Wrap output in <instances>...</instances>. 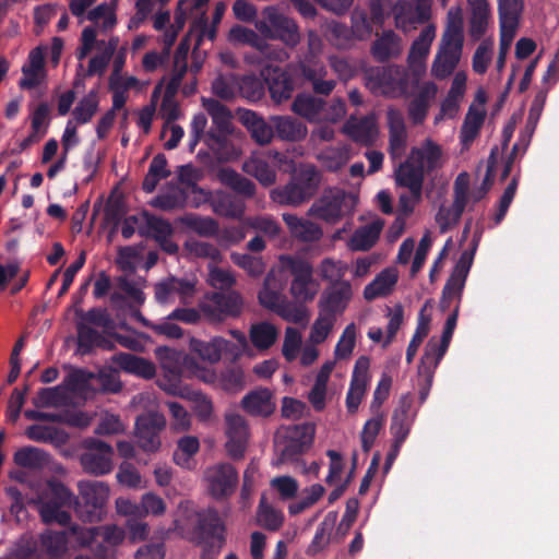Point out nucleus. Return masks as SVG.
Returning <instances> with one entry per match:
<instances>
[{"instance_id": "f257e3e1", "label": "nucleus", "mask_w": 559, "mask_h": 559, "mask_svg": "<svg viewBox=\"0 0 559 559\" xmlns=\"http://www.w3.org/2000/svg\"><path fill=\"white\" fill-rule=\"evenodd\" d=\"M132 404L150 408L135 421L138 443L145 452H156L160 448L159 431L166 426L165 417L157 412V401L150 393H141L133 397Z\"/></svg>"}, {"instance_id": "f03ea898", "label": "nucleus", "mask_w": 559, "mask_h": 559, "mask_svg": "<svg viewBox=\"0 0 559 559\" xmlns=\"http://www.w3.org/2000/svg\"><path fill=\"white\" fill-rule=\"evenodd\" d=\"M320 181L319 171L312 165L301 166L294 179L283 188L273 189L271 199L280 205L297 206L309 200Z\"/></svg>"}, {"instance_id": "7ed1b4c3", "label": "nucleus", "mask_w": 559, "mask_h": 559, "mask_svg": "<svg viewBox=\"0 0 559 559\" xmlns=\"http://www.w3.org/2000/svg\"><path fill=\"white\" fill-rule=\"evenodd\" d=\"M282 269H288L293 275L289 287L292 297L299 304L312 301L320 292V283L313 277L312 265L292 257L281 258Z\"/></svg>"}, {"instance_id": "20e7f679", "label": "nucleus", "mask_w": 559, "mask_h": 559, "mask_svg": "<svg viewBox=\"0 0 559 559\" xmlns=\"http://www.w3.org/2000/svg\"><path fill=\"white\" fill-rule=\"evenodd\" d=\"M156 355L160 359L164 370L163 376L157 381L158 386L169 395L180 397L188 395L190 389L181 383V370L192 377L183 365L185 358L189 356L168 347H158Z\"/></svg>"}, {"instance_id": "39448f33", "label": "nucleus", "mask_w": 559, "mask_h": 559, "mask_svg": "<svg viewBox=\"0 0 559 559\" xmlns=\"http://www.w3.org/2000/svg\"><path fill=\"white\" fill-rule=\"evenodd\" d=\"M357 204V197L341 189H330L310 207L312 216L329 223H336L343 216L350 214Z\"/></svg>"}, {"instance_id": "423d86ee", "label": "nucleus", "mask_w": 559, "mask_h": 559, "mask_svg": "<svg viewBox=\"0 0 559 559\" xmlns=\"http://www.w3.org/2000/svg\"><path fill=\"white\" fill-rule=\"evenodd\" d=\"M72 501L71 492L60 483H50L46 491L38 498L37 504L43 521L47 524L58 523L66 525L70 514L62 510Z\"/></svg>"}, {"instance_id": "0eeeda50", "label": "nucleus", "mask_w": 559, "mask_h": 559, "mask_svg": "<svg viewBox=\"0 0 559 559\" xmlns=\"http://www.w3.org/2000/svg\"><path fill=\"white\" fill-rule=\"evenodd\" d=\"M81 43V47L78 49L80 60H83L93 50L96 51V55L90 61L88 74L103 73L118 46V38H110L107 41L97 40L96 28L85 27L82 32Z\"/></svg>"}, {"instance_id": "6e6552de", "label": "nucleus", "mask_w": 559, "mask_h": 559, "mask_svg": "<svg viewBox=\"0 0 559 559\" xmlns=\"http://www.w3.org/2000/svg\"><path fill=\"white\" fill-rule=\"evenodd\" d=\"M183 365L192 377L207 384L217 383L226 392L236 393L245 386V374L240 368L226 369L218 377L213 367L203 366L192 357H186Z\"/></svg>"}, {"instance_id": "1a4fd4ad", "label": "nucleus", "mask_w": 559, "mask_h": 559, "mask_svg": "<svg viewBox=\"0 0 559 559\" xmlns=\"http://www.w3.org/2000/svg\"><path fill=\"white\" fill-rule=\"evenodd\" d=\"M254 26L264 38H278L290 46H295L300 39L295 22L281 14L275 7H266L263 19L255 21Z\"/></svg>"}, {"instance_id": "9d476101", "label": "nucleus", "mask_w": 559, "mask_h": 559, "mask_svg": "<svg viewBox=\"0 0 559 559\" xmlns=\"http://www.w3.org/2000/svg\"><path fill=\"white\" fill-rule=\"evenodd\" d=\"M204 483L211 497L217 500L226 499L237 487L238 473L230 464H216L204 472Z\"/></svg>"}, {"instance_id": "9b49d317", "label": "nucleus", "mask_w": 559, "mask_h": 559, "mask_svg": "<svg viewBox=\"0 0 559 559\" xmlns=\"http://www.w3.org/2000/svg\"><path fill=\"white\" fill-rule=\"evenodd\" d=\"M79 491L84 501L83 507L79 509V515L83 521L95 522L103 516V508L109 499L110 489L103 481H80Z\"/></svg>"}, {"instance_id": "f8f14e48", "label": "nucleus", "mask_w": 559, "mask_h": 559, "mask_svg": "<svg viewBox=\"0 0 559 559\" xmlns=\"http://www.w3.org/2000/svg\"><path fill=\"white\" fill-rule=\"evenodd\" d=\"M114 322L104 310L93 309L85 313L79 326V344L80 346H100L107 347L108 342L97 332L110 333Z\"/></svg>"}, {"instance_id": "ddd939ff", "label": "nucleus", "mask_w": 559, "mask_h": 559, "mask_svg": "<svg viewBox=\"0 0 559 559\" xmlns=\"http://www.w3.org/2000/svg\"><path fill=\"white\" fill-rule=\"evenodd\" d=\"M204 316L213 322H221L226 317H237L242 309V299L237 293L227 295L214 293L199 305Z\"/></svg>"}, {"instance_id": "4468645a", "label": "nucleus", "mask_w": 559, "mask_h": 559, "mask_svg": "<svg viewBox=\"0 0 559 559\" xmlns=\"http://www.w3.org/2000/svg\"><path fill=\"white\" fill-rule=\"evenodd\" d=\"M395 181L399 186L408 189V194H401L399 200V215H411L421 197V177L419 171H414L409 165H400L395 171Z\"/></svg>"}, {"instance_id": "2eb2a0df", "label": "nucleus", "mask_w": 559, "mask_h": 559, "mask_svg": "<svg viewBox=\"0 0 559 559\" xmlns=\"http://www.w3.org/2000/svg\"><path fill=\"white\" fill-rule=\"evenodd\" d=\"M112 448L102 441H92L81 456V465L85 472L99 476L112 469Z\"/></svg>"}, {"instance_id": "dca6fc26", "label": "nucleus", "mask_w": 559, "mask_h": 559, "mask_svg": "<svg viewBox=\"0 0 559 559\" xmlns=\"http://www.w3.org/2000/svg\"><path fill=\"white\" fill-rule=\"evenodd\" d=\"M226 450L229 456L240 459L243 456L248 443L249 431L245 418L236 413L225 415Z\"/></svg>"}, {"instance_id": "f3484780", "label": "nucleus", "mask_w": 559, "mask_h": 559, "mask_svg": "<svg viewBox=\"0 0 559 559\" xmlns=\"http://www.w3.org/2000/svg\"><path fill=\"white\" fill-rule=\"evenodd\" d=\"M443 162L440 146L427 140L423 145L414 147L402 165H409L414 171H419L423 181L426 171L441 167Z\"/></svg>"}, {"instance_id": "a211bd4d", "label": "nucleus", "mask_w": 559, "mask_h": 559, "mask_svg": "<svg viewBox=\"0 0 559 559\" xmlns=\"http://www.w3.org/2000/svg\"><path fill=\"white\" fill-rule=\"evenodd\" d=\"M195 280L170 277L155 286V295L159 302L189 304L195 294Z\"/></svg>"}, {"instance_id": "6ab92c4d", "label": "nucleus", "mask_w": 559, "mask_h": 559, "mask_svg": "<svg viewBox=\"0 0 559 559\" xmlns=\"http://www.w3.org/2000/svg\"><path fill=\"white\" fill-rule=\"evenodd\" d=\"M150 84V81H141L138 78L120 73L116 70L109 80V87L112 92V109H121L128 100V93L133 91L135 93L144 92Z\"/></svg>"}, {"instance_id": "aec40b11", "label": "nucleus", "mask_w": 559, "mask_h": 559, "mask_svg": "<svg viewBox=\"0 0 559 559\" xmlns=\"http://www.w3.org/2000/svg\"><path fill=\"white\" fill-rule=\"evenodd\" d=\"M369 367L370 360L366 356L359 357L355 362L350 386L346 396V406L352 413L357 411L366 393L370 381Z\"/></svg>"}, {"instance_id": "412c9836", "label": "nucleus", "mask_w": 559, "mask_h": 559, "mask_svg": "<svg viewBox=\"0 0 559 559\" xmlns=\"http://www.w3.org/2000/svg\"><path fill=\"white\" fill-rule=\"evenodd\" d=\"M352 297L353 288L349 282H341L337 285H331L322 294L319 300V309L336 318L337 314L345 311Z\"/></svg>"}, {"instance_id": "4be33fe9", "label": "nucleus", "mask_w": 559, "mask_h": 559, "mask_svg": "<svg viewBox=\"0 0 559 559\" xmlns=\"http://www.w3.org/2000/svg\"><path fill=\"white\" fill-rule=\"evenodd\" d=\"M286 278L282 269L272 270L258 296L261 306L275 312L281 304L286 300V297L282 294Z\"/></svg>"}, {"instance_id": "5701e85b", "label": "nucleus", "mask_w": 559, "mask_h": 559, "mask_svg": "<svg viewBox=\"0 0 559 559\" xmlns=\"http://www.w3.org/2000/svg\"><path fill=\"white\" fill-rule=\"evenodd\" d=\"M343 133L362 145L372 144L379 136V127L374 115L365 118L350 117L343 127Z\"/></svg>"}, {"instance_id": "b1692460", "label": "nucleus", "mask_w": 559, "mask_h": 559, "mask_svg": "<svg viewBox=\"0 0 559 559\" xmlns=\"http://www.w3.org/2000/svg\"><path fill=\"white\" fill-rule=\"evenodd\" d=\"M314 432L316 426L311 423L293 425L285 428L283 437L286 439V443L282 447L283 454H295L310 447Z\"/></svg>"}, {"instance_id": "393cba45", "label": "nucleus", "mask_w": 559, "mask_h": 559, "mask_svg": "<svg viewBox=\"0 0 559 559\" xmlns=\"http://www.w3.org/2000/svg\"><path fill=\"white\" fill-rule=\"evenodd\" d=\"M403 79L404 73L399 67L383 68L374 80L369 81V86L376 93L393 97L405 92Z\"/></svg>"}, {"instance_id": "a878e982", "label": "nucleus", "mask_w": 559, "mask_h": 559, "mask_svg": "<svg viewBox=\"0 0 559 559\" xmlns=\"http://www.w3.org/2000/svg\"><path fill=\"white\" fill-rule=\"evenodd\" d=\"M45 47H36L31 50L27 62L22 67L23 76L20 81L22 88H34L46 80Z\"/></svg>"}, {"instance_id": "bb28decb", "label": "nucleus", "mask_w": 559, "mask_h": 559, "mask_svg": "<svg viewBox=\"0 0 559 559\" xmlns=\"http://www.w3.org/2000/svg\"><path fill=\"white\" fill-rule=\"evenodd\" d=\"M416 5L402 3L395 7V20L397 27L409 31L414 24L423 23L429 17L430 0H415Z\"/></svg>"}, {"instance_id": "cd10ccee", "label": "nucleus", "mask_w": 559, "mask_h": 559, "mask_svg": "<svg viewBox=\"0 0 559 559\" xmlns=\"http://www.w3.org/2000/svg\"><path fill=\"white\" fill-rule=\"evenodd\" d=\"M454 325V314L449 316L447 319V325L441 337H432L426 345L425 354L421 358V365L428 368L437 367L442 356L448 350L451 338L452 328Z\"/></svg>"}, {"instance_id": "c85d7f7f", "label": "nucleus", "mask_w": 559, "mask_h": 559, "mask_svg": "<svg viewBox=\"0 0 559 559\" xmlns=\"http://www.w3.org/2000/svg\"><path fill=\"white\" fill-rule=\"evenodd\" d=\"M481 231L475 230L467 247L463 249L460 259L456 261V316L459 314V301L465 285L466 277L474 262V257L478 248Z\"/></svg>"}, {"instance_id": "c756f323", "label": "nucleus", "mask_w": 559, "mask_h": 559, "mask_svg": "<svg viewBox=\"0 0 559 559\" xmlns=\"http://www.w3.org/2000/svg\"><path fill=\"white\" fill-rule=\"evenodd\" d=\"M384 223L377 218L369 224L356 229L347 241V247L352 251H367L374 246L383 229Z\"/></svg>"}, {"instance_id": "7c9ffc66", "label": "nucleus", "mask_w": 559, "mask_h": 559, "mask_svg": "<svg viewBox=\"0 0 559 559\" xmlns=\"http://www.w3.org/2000/svg\"><path fill=\"white\" fill-rule=\"evenodd\" d=\"M280 153H254L245 164L243 170L253 176L263 186H270L275 181V171L267 164V159L273 157L274 159L280 158Z\"/></svg>"}, {"instance_id": "2f4dec72", "label": "nucleus", "mask_w": 559, "mask_h": 559, "mask_svg": "<svg viewBox=\"0 0 559 559\" xmlns=\"http://www.w3.org/2000/svg\"><path fill=\"white\" fill-rule=\"evenodd\" d=\"M241 407L252 416H269L274 412L275 403L267 389H258L242 397Z\"/></svg>"}, {"instance_id": "473e14b6", "label": "nucleus", "mask_w": 559, "mask_h": 559, "mask_svg": "<svg viewBox=\"0 0 559 559\" xmlns=\"http://www.w3.org/2000/svg\"><path fill=\"white\" fill-rule=\"evenodd\" d=\"M435 38V28L431 26L426 27L414 41L409 56V68L414 71L416 76L425 72V59L428 56L430 45Z\"/></svg>"}, {"instance_id": "72a5a7b5", "label": "nucleus", "mask_w": 559, "mask_h": 559, "mask_svg": "<svg viewBox=\"0 0 559 559\" xmlns=\"http://www.w3.org/2000/svg\"><path fill=\"white\" fill-rule=\"evenodd\" d=\"M399 281V272L395 267H386L364 289V298L373 300L390 295Z\"/></svg>"}, {"instance_id": "f704fd0d", "label": "nucleus", "mask_w": 559, "mask_h": 559, "mask_svg": "<svg viewBox=\"0 0 559 559\" xmlns=\"http://www.w3.org/2000/svg\"><path fill=\"white\" fill-rule=\"evenodd\" d=\"M412 401L408 397L401 400L400 406L395 409L392 417L391 432L394 436L396 450L406 440L413 423L411 414Z\"/></svg>"}, {"instance_id": "c9c22d12", "label": "nucleus", "mask_w": 559, "mask_h": 559, "mask_svg": "<svg viewBox=\"0 0 559 559\" xmlns=\"http://www.w3.org/2000/svg\"><path fill=\"white\" fill-rule=\"evenodd\" d=\"M454 70V34L449 29L443 38L440 50L432 66V73L437 78H445Z\"/></svg>"}, {"instance_id": "e433bc0d", "label": "nucleus", "mask_w": 559, "mask_h": 559, "mask_svg": "<svg viewBox=\"0 0 559 559\" xmlns=\"http://www.w3.org/2000/svg\"><path fill=\"white\" fill-rule=\"evenodd\" d=\"M431 311V302L426 301L418 313L417 326L406 349V360L408 364L413 361L423 341L429 334L430 323L432 319Z\"/></svg>"}, {"instance_id": "4c0bfd02", "label": "nucleus", "mask_w": 559, "mask_h": 559, "mask_svg": "<svg viewBox=\"0 0 559 559\" xmlns=\"http://www.w3.org/2000/svg\"><path fill=\"white\" fill-rule=\"evenodd\" d=\"M239 119L257 143L263 145L271 142L274 127L270 126L262 117L252 110H242L239 112Z\"/></svg>"}, {"instance_id": "58836bf2", "label": "nucleus", "mask_w": 559, "mask_h": 559, "mask_svg": "<svg viewBox=\"0 0 559 559\" xmlns=\"http://www.w3.org/2000/svg\"><path fill=\"white\" fill-rule=\"evenodd\" d=\"M283 221L287 225L289 233L293 237L298 238L302 241H314L321 238V228L304 218H299L294 214H283Z\"/></svg>"}, {"instance_id": "ea45409f", "label": "nucleus", "mask_w": 559, "mask_h": 559, "mask_svg": "<svg viewBox=\"0 0 559 559\" xmlns=\"http://www.w3.org/2000/svg\"><path fill=\"white\" fill-rule=\"evenodd\" d=\"M388 123L390 129V151L393 157L402 154L406 141V131L402 114L393 108L388 110Z\"/></svg>"}, {"instance_id": "a19ab883", "label": "nucleus", "mask_w": 559, "mask_h": 559, "mask_svg": "<svg viewBox=\"0 0 559 559\" xmlns=\"http://www.w3.org/2000/svg\"><path fill=\"white\" fill-rule=\"evenodd\" d=\"M302 73L313 84V90L320 94H330L335 83L332 80L323 81L322 78L325 75V69L323 64L318 61L313 56L308 58L302 63Z\"/></svg>"}, {"instance_id": "79ce46f5", "label": "nucleus", "mask_w": 559, "mask_h": 559, "mask_svg": "<svg viewBox=\"0 0 559 559\" xmlns=\"http://www.w3.org/2000/svg\"><path fill=\"white\" fill-rule=\"evenodd\" d=\"M278 329L266 321L250 326L249 337L254 348L264 352L271 348L278 338Z\"/></svg>"}, {"instance_id": "37998d69", "label": "nucleus", "mask_w": 559, "mask_h": 559, "mask_svg": "<svg viewBox=\"0 0 559 559\" xmlns=\"http://www.w3.org/2000/svg\"><path fill=\"white\" fill-rule=\"evenodd\" d=\"M223 345L224 342L221 336L213 337L207 342L198 338L190 340L191 352L211 365L217 364L222 359Z\"/></svg>"}, {"instance_id": "c03bdc74", "label": "nucleus", "mask_w": 559, "mask_h": 559, "mask_svg": "<svg viewBox=\"0 0 559 559\" xmlns=\"http://www.w3.org/2000/svg\"><path fill=\"white\" fill-rule=\"evenodd\" d=\"M277 135L286 141H300L306 138L308 129L306 124L290 117L275 116L271 119Z\"/></svg>"}, {"instance_id": "a18cd8bd", "label": "nucleus", "mask_w": 559, "mask_h": 559, "mask_svg": "<svg viewBox=\"0 0 559 559\" xmlns=\"http://www.w3.org/2000/svg\"><path fill=\"white\" fill-rule=\"evenodd\" d=\"M117 5L118 0L102 3L86 14V20L94 23V28L98 27L104 32L111 29L117 24Z\"/></svg>"}, {"instance_id": "49530a36", "label": "nucleus", "mask_w": 559, "mask_h": 559, "mask_svg": "<svg viewBox=\"0 0 559 559\" xmlns=\"http://www.w3.org/2000/svg\"><path fill=\"white\" fill-rule=\"evenodd\" d=\"M348 270L347 263L342 260L333 258L323 259L317 266V273L320 278L331 285H337L341 282H346L344 278Z\"/></svg>"}, {"instance_id": "de8ad7c7", "label": "nucleus", "mask_w": 559, "mask_h": 559, "mask_svg": "<svg viewBox=\"0 0 559 559\" xmlns=\"http://www.w3.org/2000/svg\"><path fill=\"white\" fill-rule=\"evenodd\" d=\"M324 102L310 95H299L293 103L292 109L295 114L306 118L309 121L322 119Z\"/></svg>"}, {"instance_id": "09e8293b", "label": "nucleus", "mask_w": 559, "mask_h": 559, "mask_svg": "<svg viewBox=\"0 0 559 559\" xmlns=\"http://www.w3.org/2000/svg\"><path fill=\"white\" fill-rule=\"evenodd\" d=\"M485 118L486 117L481 116L480 112H474V109L467 110L460 132L462 151L468 150L475 139L479 135Z\"/></svg>"}, {"instance_id": "8fccbe9b", "label": "nucleus", "mask_w": 559, "mask_h": 559, "mask_svg": "<svg viewBox=\"0 0 559 559\" xmlns=\"http://www.w3.org/2000/svg\"><path fill=\"white\" fill-rule=\"evenodd\" d=\"M25 433L31 440L36 442H47L56 445H62L68 440L66 432L47 425H32L26 429Z\"/></svg>"}, {"instance_id": "3c124183", "label": "nucleus", "mask_w": 559, "mask_h": 559, "mask_svg": "<svg viewBox=\"0 0 559 559\" xmlns=\"http://www.w3.org/2000/svg\"><path fill=\"white\" fill-rule=\"evenodd\" d=\"M325 493V488L320 484H313L301 491L298 500L289 503L288 513L297 515L313 507Z\"/></svg>"}, {"instance_id": "603ef678", "label": "nucleus", "mask_w": 559, "mask_h": 559, "mask_svg": "<svg viewBox=\"0 0 559 559\" xmlns=\"http://www.w3.org/2000/svg\"><path fill=\"white\" fill-rule=\"evenodd\" d=\"M213 211L223 216L239 217L243 213V203L229 194L216 192L211 198Z\"/></svg>"}, {"instance_id": "864d4df0", "label": "nucleus", "mask_w": 559, "mask_h": 559, "mask_svg": "<svg viewBox=\"0 0 559 559\" xmlns=\"http://www.w3.org/2000/svg\"><path fill=\"white\" fill-rule=\"evenodd\" d=\"M497 151H498L497 147L491 150L490 156L488 158L486 175H485L483 182L479 186L473 188L472 190H468V206L466 209H469V210L473 209V206L477 202L483 200L486 197V194L488 193V191L490 190L492 182H493L495 166H496V162H497V159H496Z\"/></svg>"}, {"instance_id": "5fc2aeb1", "label": "nucleus", "mask_w": 559, "mask_h": 559, "mask_svg": "<svg viewBox=\"0 0 559 559\" xmlns=\"http://www.w3.org/2000/svg\"><path fill=\"white\" fill-rule=\"evenodd\" d=\"M283 523V512L269 504L266 499L262 497L257 510V524L269 531H277Z\"/></svg>"}, {"instance_id": "6e6d98bb", "label": "nucleus", "mask_w": 559, "mask_h": 559, "mask_svg": "<svg viewBox=\"0 0 559 559\" xmlns=\"http://www.w3.org/2000/svg\"><path fill=\"white\" fill-rule=\"evenodd\" d=\"M401 50L400 39L390 31L384 32L372 46V55L380 61L397 56Z\"/></svg>"}, {"instance_id": "4d7b16f0", "label": "nucleus", "mask_w": 559, "mask_h": 559, "mask_svg": "<svg viewBox=\"0 0 559 559\" xmlns=\"http://www.w3.org/2000/svg\"><path fill=\"white\" fill-rule=\"evenodd\" d=\"M335 322L336 318L333 314L320 311L311 325L308 342L318 345L323 343L332 333Z\"/></svg>"}, {"instance_id": "13d9d810", "label": "nucleus", "mask_w": 559, "mask_h": 559, "mask_svg": "<svg viewBox=\"0 0 559 559\" xmlns=\"http://www.w3.org/2000/svg\"><path fill=\"white\" fill-rule=\"evenodd\" d=\"M118 362L126 371L145 379H150L155 374V367L152 362L131 354L119 355Z\"/></svg>"}, {"instance_id": "bf43d9fd", "label": "nucleus", "mask_w": 559, "mask_h": 559, "mask_svg": "<svg viewBox=\"0 0 559 559\" xmlns=\"http://www.w3.org/2000/svg\"><path fill=\"white\" fill-rule=\"evenodd\" d=\"M202 105L218 131L223 133L228 132L231 121L230 111L223 104L212 98H203Z\"/></svg>"}, {"instance_id": "052dcab7", "label": "nucleus", "mask_w": 559, "mask_h": 559, "mask_svg": "<svg viewBox=\"0 0 559 559\" xmlns=\"http://www.w3.org/2000/svg\"><path fill=\"white\" fill-rule=\"evenodd\" d=\"M200 442L197 437L186 436L178 440L177 449L174 452V461L181 467L189 468L192 457L198 453Z\"/></svg>"}, {"instance_id": "680f3d73", "label": "nucleus", "mask_w": 559, "mask_h": 559, "mask_svg": "<svg viewBox=\"0 0 559 559\" xmlns=\"http://www.w3.org/2000/svg\"><path fill=\"white\" fill-rule=\"evenodd\" d=\"M317 157L328 170H337L348 162L349 148L346 145L326 147Z\"/></svg>"}, {"instance_id": "e2e57ef3", "label": "nucleus", "mask_w": 559, "mask_h": 559, "mask_svg": "<svg viewBox=\"0 0 559 559\" xmlns=\"http://www.w3.org/2000/svg\"><path fill=\"white\" fill-rule=\"evenodd\" d=\"M228 40L233 44L249 45L260 51H264L266 48L264 39L255 31L241 25H235L230 28Z\"/></svg>"}, {"instance_id": "0e129e2a", "label": "nucleus", "mask_w": 559, "mask_h": 559, "mask_svg": "<svg viewBox=\"0 0 559 559\" xmlns=\"http://www.w3.org/2000/svg\"><path fill=\"white\" fill-rule=\"evenodd\" d=\"M183 250L190 258L209 259L211 261L210 264L218 262L222 258L221 252L216 247L193 238H190L185 242Z\"/></svg>"}, {"instance_id": "69168bd1", "label": "nucleus", "mask_w": 559, "mask_h": 559, "mask_svg": "<svg viewBox=\"0 0 559 559\" xmlns=\"http://www.w3.org/2000/svg\"><path fill=\"white\" fill-rule=\"evenodd\" d=\"M272 78H266L272 98L276 103H282L290 97L293 84L286 73L274 70Z\"/></svg>"}, {"instance_id": "338daca9", "label": "nucleus", "mask_w": 559, "mask_h": 559, "mask_svg": "<svg viewBox=\"0 0 559 559\" xmlns=\"http://www.w3.org/2000/svg\"><path fill=\"white\" fill-rule=\"evenodd\" d=\"M139 508L141 510V518H162L167 511V503L157 493L148 491L141 496Z\"/></svg>"}, {"instance_id": "774afa93", "label": "nucleus", "mask_w": 559, "mask_h": 559, "mask_svg": "<svg viewBox=\"0 0 559 559\" xmlns=\"http://www.w3.org/2000/svg\"><path fill=\"white\" fill-rule=\"evenodd\" d=\"M180 222L191 231L202 236L211 237L218 231L217 223L211 217H201L189 214L180 218Z\"/></svg>"}]
</instances>
